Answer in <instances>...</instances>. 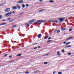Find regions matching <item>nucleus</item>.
I'll return each mask as SVG.
<instances>
[{
  "instance_id": "f257e3e1",
  "label": "nucleus",
  "mask_w": 74,
  "mask_h": 74,
  "mask_svg": "<svg viewBox=\"0 0 74 74\" xmlns=\"http://www.w3.org/2000/svg\"><path fill=\"white\" fill-rule=\"evenodd\" d=\"M45 22V21H44L42 20H39L37 21L36 22H35L34 23V24H36V23H38V22Z\"/></svg>"
},
{
  "instance_id": "f03ea898",
  "label": "nucleus",
  "mask_w": 74,
  "mask_h": 74,
  "mask_svg": "<svg viewBox=\"0 0 74 74\" xmlns=\"http://www.w3.org/2000/svg\"><path fill=\"white\" fill-rule=\"evenodd\" d=\"M64 19V18H59V20L60 21V22H63L64 21V20H63Z\"/></svg>"
},
{
  "instance_id": "7ed1b4c3",
  "label": "nucleus",
  "mask_w": 74,
  "mask_h": 74,
  "mask_svg": "<svg viewBox=\"0 0 74 74\" xmlns=\"http://www.w3.org/2000/svg\"><path fill=\"white\" fill-rule=\"evenodd\" d=\"M10 11V8H6L5 11V12H9Z\"/></svg>"
},
{
  "instance_id": "20e7f679",
  "label": "nucleus",
  "mask_w": 74,
  "mask_h": 74,
  "mask_svg": "<svg viewBox=\"0 0 74 74\" xmlns=\"http://www.w3.org/2000/svg\"><path fill=\"white\" fill-rule=\"evenodd\" d=\"M11 13H7L5 15V16L6 17L8 16H9L10 15H11Z\"/></svg>"
},
{
  "instance_id": "39448f33",
  "label": "nucleus",
  "mask_w": 74,
  "mask_h": 74,
  "mask_svg": "<svg viewBox=\"0 0 74 74\" xmlns=\"http://www.w3.org/2000/svg\"><path fill=\"white\" fill-rule=\"evenodd\" d=\"M57 54L58 56H60L61 55V54H60V51H57Z\"/></svg>"
},
{
  "instance_id": "423d86ee",
  "label": "nucleus",
  "mask_w": 74,
  "mask_h": 74,
  "mask_svg": "<svg viewBox=\"0 0 74 74\" xmlns=\"http://www.w3.org/2000/svg\"><path fill=\"white\" fill-rule=\"evenodd\" d=\"M45 11V9H43V10H39L38 11L39 12H43L44 11Z\"/></svg>"
},
{
  "instance_id": "0eeeda50",
  "label": "nucleus",
  "mask_w": 74,
  "mask_h": 74,
  "mask_svg": "<svg viewBox=\"0 0 74 74\" xmlns=\"http://www.w3.org/2000/svg\"><path fill=\"white\" fill-rule=\"evenodd\" d=\"M39 72H40V71L36 70L35 71H34V74H36V73H39Z\"/></svg>"
},
{
  "instance_id": "6e6552de",
  "label": "nucleus",
  "mask_w": 74,
  "mask_h": 74,
  "mask_svg": "<svg viewBox=\"0 0 74 74\" xmlns=\"http://www.w3.org/2000/svg\"><path fill=\"white\" fill-rule=\"evenodd\" d=\"M13 10H16L17 9V7L16 6H13L12 8Z\"/></svg>"
},
{
  "instance_id": "1a4fd4ad",
  "label": "nucleus",
  "mask_w": 74,
  "mask_h": 74,
  "mask_svg": "<svg viewBox=\"0 0 74 74\" xmlns=\"http://www.w3.org/2000/svg\"><path fill=\"white\" fill-rule=\"evenodd\" d=\"M23 2V0H21L19 1L18 2H17V3H22Z\"/></svg>"
},
{
  "instance_id": "9d476101",
  "label": "nucleus",
  "mask_w": 74,
  "mask_h": 74,
  "mask_svg": "<svg viewBox=\"0 0 74 74\" xmlns=\"http://www.w3.org/2000/svg\"><path fill=\"white\" fill-rule=\"evenodd\" d=\"M61 30H63V31H64V30H66V28H63L61 29Z\"/></svg>"
},
{
  "instance_id": "9b49d317",
  "label": "nucleus",
  "mask_w": 74,
  "mask_h": 74,
  "mask_svg": "<svg viewBox=\"0 0 74 74\" xmlns=\"http://www.w3.org/2000/svg\"><path fill=\"white\" fill-rule=\"evenodd\" d=\"M31 22H35L36 21V19H32L31 20Z\"/></svg>"
},
{
  "instance_id": "f8f14e48",
  "label": "nucleus",
  "mask_w": 74,
  "mask_h": 74,
  "mask_svg": "<svg viewBox=\"0 0 74 74\" xmlns=\"http://www.w3.org/2000/svg\"><path fill=\"white\" fill-rule=\"evenodd\" d=\"M41 37V34H40L38 35V38H40V37Z\"/></svg>"
},
{
  "instance_id": "ddd939ff",
  "label": "nucleus",
  "mask_w": 74,
  "mask_h": 74,
  "mask_svg": "<svg viewBox=\"0 0 74 74\" xmlns=\"http://www.w3.org/2000/svg\"><path fill=\"white\" fill-rule=\"evenodd\" d=\"M14 21V19H12L11 20H10L9 21V22H13V21Z\"/></svg>"
},
{
  "instance_id": "4468645a",
  "label": "nucleus",
  "mask_w": 74,
  "mask_h": 74,
  "mask_svg": "<svg viewBox=\"0 0 74 74\" xmlns=\"http://www.w3.org/2000/svg\"><path fill=\"white\" fill-rule=\"evenodd\" d=\"M5 3H6V1H5L3 3L0 4V5H4V4Z\"/></svg>"
},
{
  "instance_id": "2eb2a0df",
  "label": "nucleus",
  "mask_w": 74,
  "mask_h": 74,
  "mask_svg": "<svg viewBox=\"0 0 74 74\" xmlns=\"http://www.w3.org/2000/svg\"><path fill=\"white\" fill-rule=\"evenodd\" d=\"M6 23H3L0 24V25H6Z\"/></svg>"
},
{
  "instance_id": "dca6fc26",
  "label": "nucleus",
  "mask_w": 74,
  "mask_h": 74,
  "mask_svg": "<svg viewBox=\"0 0 74 74\" xmlns=\"http://www.w3.org/2000/svg\"><path fill=\"white\" fill-rule=\"evenodd\" d=\"M16 27V25H14L13 27H12V28H14V27Z\"/></svg>"
},
{
  "instance_id": "f3484780",
  "label": "nucleus",
  "mask_w": 74,
  "mask_h": 74,
  "mask_svg": "<svg viewBox=\"0 0 74 74\" xmlns=\"http://www.w3.org/2000/svg\"><path fill=\"white\" fill-rule=\"evenodd\" d=\"M48 37H49V36H46L45 37L44 39H47V38H48Z\"/></svg>"
},
{
  "instance_id": "a211bd4d",
  "label": "nucleus",
  "mask_w": 74,
  "mask_h": 74,
  "mask_svg": "<svg viewBox=\"0 0 74 74\" xmlns=\"http://www.w3.org/2000/svg\"><path fill=\"white\" fill-rule=\"evenodd\" d=\"M17 7L19 9H20V8H21V7L19 5H17Z\"/></svg>"
},
{
  "instance_id": "6ab92c4d",
  "label": "nucleus",
  "mask_w": 74,
  "mask_h": 74,
  "mask_svg": "<svg viewBox=\"0 0 74 74\" xmlns=\"http://www.w3.org/2000/svg\"><path fill=\"white\" fill-rule=\"evenodd\" d=\"M68 38H69V40H70V39H72V38H73V37H69Z\"/></svg>"
},
{
  "instance_id": "aec40b11",
  "label": "nucleus",
  "mask_w": 74,
  "mask_h": 74,
  "mask_svg": "<svg viewBox=\"0 0 74 74\" xmlns=\"http://www.w3.org/2000/svg\"><path fill=\"white\" fill-rule=\"evenodd\" d=\"M25 5L24 4L22 5V7H23V8H25Z\"/></svg>"
},
{
  "instance_id": "412c9836",
  "label": "nucleus",
  "mask_w": 74,
  "mask_h": 74,
  "mask_svg": "<svg viewBox=\"0 0 74 74\" xmlns=\"http://www.w3.org/2000/svg\"><path fill=\"white\" fill-rule=\"evenodd\" d=\"M11 19V18H7V20H8V21H10Z\"/></svg>"
},
{
  "instance_id": "4be33fe9",
  "label": "nucleus",
  "mask_w": 74,
  "mask_h": 74,
  "mask_svg": "<svg viewBox=\"0 0 74 74\" xmlns=\"http://www.w3.org/2000/svg\"><path fill=\"white\" fill-rule=\"evenodd\" d=\"M32 22L31 21V20H30L29 21V24H32Z\"/></svg>"
},
{
  "instance_id": "5701e85b",
  "label": "nucleus",
  "mask_w": 74,
  "mask_h": 74,
  "mask_svg": "<svg viewBox=\"0 0 74 74\" xmlns=\"http://www.w3.org/2000/svg\"><path fill=\"white\" fill-rule=\"evenodd\" d=\"M3 18V16L2 15H0V19H1V18Z\"/></svg>"
},
{
  "instance_id": "b1692460",
  "label": "nucleus",
  "mask_w": 74,
  "mask_h": 74,
  "mask_svg": "<svg viewBox=\"0 0 74 74\" xmlns=\"http://www.w3.org/2000/svg\"><path fill=\"white\" fill-rule=\"evenodd\" d=\"M60 30H58V31H57V33H60Z\"/></svg>"
},
{
  "instance_id": "393cba45",
  "label": "nucleus",
  "mask_w": 74,
  "mask_h": 74,
  "mask_svg": "<svg viewBox=\"0 0 74 74\" xmlns=\"http://www.w3.org/2000/svg\"><path fill=\"white\" fill-rule=\"evenodd\" d=\"M54 22H56V23H58V21L57 20H55Z\"/></svg>"
},
{
  "instance_id": "a878e982",
  "label": "nucleus",
  "mask_w": 74,
  "mask_h": 74,
  "mask_svg": "<svg viewBox=\"0 0 74 74\" xmlns=\"http://www.w3.org/2000/svg\"><path fill=\"white\" fill-rule=\"evenodd\" d=\"M29 24L28 23H26L25 24V26H28V25H29Z\"/></svg>"
},
{
  "instance_id": "bb28decb",
  "label": "nucleus",
  "mask_w": 74,
  "mask_h": 74,
  "mask_svg": "<svg viewBox=\"0 0 74 74\" xmlns=\"http://www.w3.org/2000/svg\"><path fill=\"white\" fill-rule=\"evenodd\" d=\"M62 52V53H64V49L62 50L61 51Z\"/></svg>"
},
{
  "instance_id": "cd10ccee",
  "label": "nucleus",
  "mask_w": 74,
  "mask_h": 74,
  "mask_svg": "<svg viewBox=\"0 0 74 74\" xmlns=\"http://www.w3.org/2000/svg\"><path fill=\"white\" fill-rule=\"evenodd\" d=\"M10 13H11L12 14V13H13V14H15V12L14 11H13L11 12H10Z\"/></svg>"
},
{
  "instance_id": "c85d7f7f",
  "label": "nucleus",
  "mask_w": 74,
  "mask_h": 74,
  "mask_svg": "<svg viewBox=\"0 0 74 74\" xmlns=\"http://www.w3.org/2000/svg\"><path fill=\"white\" fill-rule=\"evenodd\" d=\"M24 12H23L22 13H20L19 14V15H22V14H23Z\"/></svg>"
},
{
  "instance_id": "c756f323",
  "label": "nucleus",
  "mask_w": 74,
  "mask_h": 74,
  "mask_svg": "<svg viewBox=\"0 0 74 74\" xmlns=\"http://www.w3.org/2000/svg\"><path fill=\"white\" fill-rule=\"evenodd\" d=\"M69 40V38H68L67 39L65 40V41H68V40Z\"/></svg>"
},
{
  "instance_id": "7c9ffc66",
  "label": "nucleus",
  "mask_w": 74,
  "mask_h": 74,
  "mask_svg": "<svg viewBox=\"0 0 74 74\" xmlns=\"http://www.w3.org/2000/svg\"><path fill=\"white\" fill-rule=\"evenodd\" d=\"M70 42H68V43H67L66 44V45H69V44H70Z\"/></svg>"
},
{
  "instance_id": "2f4dec72",
  "label": "nucleus",
  "mask_w": 74,
  "mask_h": 74,
  "mask_svg": "<svg viewBox=\"0 0 74 74\" xmlns=\"http://www.w3.org/2000/svg\"><path fill=\"white\" fill-rule=\"evenodd\" d=\"M71 54V53H68V54L69 55H70Z\"/></svg>"
},
{
  "instance_id": "473e14b6",
  "label": "nucleus",
  "mask_w": 74,
  "mask_h": 74,
  "mask_svg": "<svg viewBox=\"0 0 74 74\" xmlns=\"http://www.w3.org/2000/svg\"><path fill=\"white\" fill-rule=\"evenodd\" d=\"M49 2H50V3H53L54 1H50Z\"/></svg>"
},
{
  "instance_id": "72a5a7b5",
  "label": "nucleus",
  "mask_w": 74,
  "mask_h": 74,
  "mask_svg": "<svg viewBox=\"0 0 74 74\" xmlns=\"http://www.w3.org/2000/svg\"><path fill=\"white\" fill-rule=\"evenodd\" d=\"M25 73L26 74H29V72L28 71H26V72H25Z\"/></svg>"
},
{
  "instance_id": "f704fd0d",
  "label": "nucleus",
  "mask_w": 74,
  "mask_h": 74,
  "mask_svg": "<svg viewBox=\"0 0 74 74\" xmlns=\"http://www.w3.org/2000/svg\"><path fill=\"white\" fill-rule=\"evenodd\" d=\"M5 21H6L4 19L3 20H2L1 21L2 22H5Z\"/></svg>"
},
{
  "instance_id": "c9c22d12",
  "label": "nucleus",
  "mask_w": 74,
  "mask_h": 74,
  "mask_svg": "<svg viewBox=\"0 0 74 74\" xmlns=\"http://www.w3.org/2000/svg\"><path fill=\"white\" fill-rule=\"evenodd\" d=\"M72 30V29L71 28L69 29V32H71V31Z\"/></svg>"
},
{
  "instance_id": "e433bc0d",
  "label": "nucleus",
  "mask_w": 74,
  "mask_h": 74,
  "mask_svg": "<svg viewBox=\"0 0 74 74\" xmlns=\"http://www.w3.org/2000/svg\"><path fill=\"white\" fill-rule=\"evenodd\" d=\"M48 64V62H44V64Z\"/></svg>"
},
{
  "instance_id": "4c0bfd02",
  "label": "nucleus",
  "mask_w": 74,
  "mask_h": 74,
  "mask_svg": "<svg viewBox=\"0 0 74 74\" xmlns=\"http://www.w3.org/2000/svg\"><path fill=\"white\" fill-rule=\"evenodd\" d=\"M25 6L26 7H28V6H29V4H27Z\"/></svg>"
},
{
  "instance_id": "58836bf2",
  "label": "nucleus",
  "mask_w": 74,
  "mask_h": 74,
  "mask_svg": "<svg viewBox=\"0 0 74 74\" xmlns=\"http://www.w3.org/2000/svg\"><path fill=\"white\" fill-rule=\"evenodd\" d=\"M51 40H48V41L47 42H51Z\"/></svg>"
},
{
  "instance_id": "ea45409f",
  "label": "nucleus",
  "mask_w": 74,
  "mask_h": 74,
  "mask_svg": "<svg viewBox=\"0 0 74 74\" xmlns=\"http://www.w3.org/2000/svg\"><path fill=\"white\" fill-rule=\"evenodd\" d=\"M8 55V54H6L4 56H5V57H6V56H7Z\"/></svg>"
},
{
  "instance_id": "a19ab883",
  "label": "nucleus",
  "mask_w": 74,
  "mask_h": 74,
  "mask_svg": "<svg viewBox=\"0 0 74 74\" xmlns=\"http://www.w3.org/2000/svg\"><path fill=\"white\" fill-rule=\"evenodd\" d=\"M58 74H62V72H59L58 73Z\"/></svg>"
},
{
  "instance_id": "79ce46f5",
  "label": "nucleus",
  "mask_w": 74,
  "mask_h": 74,
  "mask_svg": "<svg viewBox=\"0 0 74 74\" xmlns=\"http://www.w3.org/2000/svg\"><path fill=\"white\" fill-rule=\"evenodd\" d=\"M51 37H50L48 38V40H51Z\"/></svg>"
},
{
  "instance_id": "37998d69",
  "label": "nucleus",
  "mask_w": 74,
  "mask_h": 74,
  "mask_svg": "<svg viewBox=\"0 0 74 74\" xmlns=\"http://www.w3.org/2000/svg\"><path fill=\"white\" fill-rule=\"evenodd\" d=\"M17 56H21V54H18L17 55Z\"/></svg>"
},
{
  "instance_id": "c03bdc74",
  "label": "nucleus",
  "mask_w": 74,
  "mask_h": 74,
  "mask_svg": "<svg viewBox=\"0 0 74 74\" xmlns=\"http://www.w3.org/2000/svg\"><path fill=\"white\" fill-rule=\"evenodd\" d=\"M49 53H48V54H45L44 55V56H46V55H49Z\"/></svg>"
},
{
  "instance_id": "a18cd8bd",
  "label": "nucleus",
  "mask_w": 74,
  "mask_h": 74,
  "mask_svg": "<svg viewBox=\"0 0 74 74\" xmlns=\"http://www.w3.org/2000/svg\"><path fill=\"white\" fill-rule=\"evenodd\" d=\"M37 44V43H36V44L34 43V44L32 45H35V44Z\"/></svg>"
},
{
  "instance_id": "49530a36",
  "label": "nucleus",
  "mask_w": 74,
  "mask_h": 74,
  "mask_svg": "<svg viewBox=\"0 0 74 74\" xmlns=\"http://www.w3.org/2000/svg\"><path fill=\"white\" fill-rule=\"evenodd\" d=\"M14 62V60L10 62V63H11V62Z\"/></svg>"
},
{
  "instance_id": "de8ad7c7",
  "label": "nucleus",
  "mask_w": 74,
  "mask_h": 74,
  "mask_svg": "<svg viewBox=\"0 0 74 74\" xmlns=\"http://www.w3.org/2000/svg\"><path fill=\"white\" fill-rule=\"evenodd\" d=\"M65 48H69V46H67L65 47Z\"/></svg>"
},
{
  "instance_id": "09e8293b",
  "label": "nucleus",
  "mask_w": 74,
  "mask_h": 74,
  "mask_svg": "<svg viewBox=\"0 0 74 74\" xmlns=\"http://www.w3.org/2000/svg\"><path fill=\"white\" fill-rule=\"evenodd\" d=\"M56 31H57V29H56V30L54 32V33H56Z\"/></svg>"
},
{
  "instance_id": "8fccbe9b",
  "label": "nucleus",
  "mask_w": 74,
  "mask_h": 74,
  "mask_svg": "<svg viewBox=\"0 0 74 74\" xmlns=\"http://www.w3.org/2000/svg\"><path fill=\"white\" fill-rule=\"evenodd\" d=\"M55 73H56V71H55L53 73V74H55Z\"/></svg>"
},
{
  "instance_id": "3c124183",
  "label": "nucleus",
  "mask_w": 74,
  "mask_h": 74,
  "mask_svg": "<svg viewBox=\"0 0 74 74\" xmlns=\"http://www.w3.org/2000/svg\"><path fill=\"white\" fill-rule=\"evenodd\" d=\"M39 1H40V2H42V0H39Z\"/></svg>"
},
{
  "instance_id": "603ef678",
  "label": "nucleus",
  "mask_w": 74,
  "mask_h": 74,
  "mask_svg": "<svg viewBox=\"0 0 74 74\" xmlns=\"http://www.w3.org/2000/svg\"><path fill=\"white\" fill-rule=\"evenodd\" d=\"M71 47V45L68 46V47Z\"/></svg>"
},
{
  "instance_id": "864d4df0",
  "label": "nucleus",
  "mask_w": 74,
  "mask_h": 74,
  "mask_svg": "<svg viewBox=\"0 0 74 74\" xmlns=\"http://www.w3.org/2000/svg\"><path fill=\"white\" fill-rule=\"evenodd\" d=\"M66 42H63V44H66Z\"/></svg>"
},
{
  "instance_id": "5fc2aeb1",
  "label": "nucleus",
  "mask_w": 74,
  "mask_h": 74,
  "mask_svg": "<svg viewBox=\"0 0 74 74\" xmlns=\"http://www.w3.org/2000/svg\"><path fill=\"white\" fill-rule=\"evenodd\" d=\"M12 56H9V58H11V57H12Z\"/></svg>"
},
{
  "instance_id": "6e6d98bb",
  "label": "nucleus",
  "mask_w": 74,
  "mask_h": 74,
  "mask_svg": "<svg viewBox=\"0 0 74 74\" xmlns=\"http://www.w3.org/2000/svg\"><path fill=\"white\" fill-rule=\"evenodd\" d=\"M37 47H36V48H34V49H37Z\"/></svg>"
},
{
  "instance_id": "4d7b16f0",
  "label": "nucleus",
  "mask_w": 74,
  "mask_h": 74,
  "mask_svg": "<svg viewBox=\"0 0 74 74\" xmlns=\"http://www.w3.org/2000/svg\"><path fill=\"white\" fill-rule=\"evenodd\" d=\"M51 21V22H53V21Z\"/></svg>"
},
{
  "instance_id": "13d9d810",
  "label": "nucleus",
  "mask_w": 74,
  "mask_h": 74,
  "mask_svg": "<svg viewBox=\"0 0 74 74\" xmlns=\"http://www.w3.org/2000/svg\"><path fill=\"white\" fill-rule=\"evenodd\" d=\"M38 48H40V46H39V47H38Z\"/></svg>"
}]
</instances>
